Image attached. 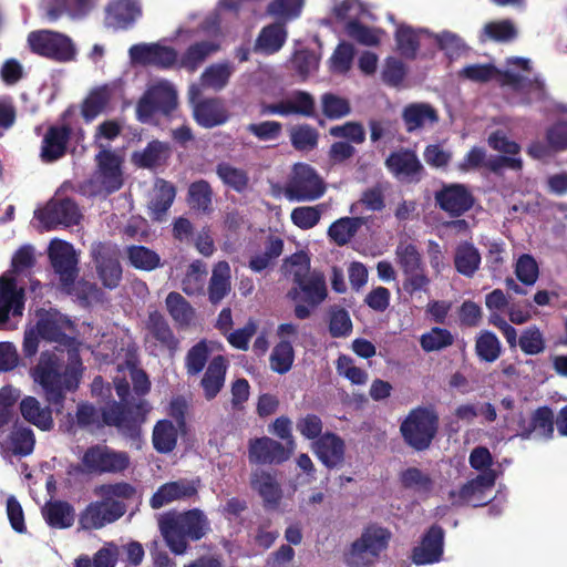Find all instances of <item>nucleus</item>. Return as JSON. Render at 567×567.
Here are the masks:
<instances>
[{
	"mask_svg": "<svg viewBox=\"0 0 567 567\" xmlns=\"http://www.w3.org/2000/svg\"><path fill=\"white\" fill-rule=\"evenodd\" d=\"M83 363L79 349L63 351L47 350L41 352L38 362L30 369V377L38 384L49 405L56 413H62L68 392L78 390Z\"/></svg>",
	"mask_w": 567,
	"mask_h": 567,
	"instance_id": "obj_1",
	"label": "nucleus"
},
{
	"mask_svg": "<svg viewBox=\"0 0 567 567\" xmlns=\"http://www.w3.org/2000/svg\"><path fill=\"white\" fill-rule=\"evenodd\" d=\"M151 405L147 401L125 408L117 402H112L102 411L90 403H80L76 408V424L91 433H95L105 425L115 426L124 436L135 439L140 436L141 426L145 422Z\"/></svg>",
	"mask_w": 567,
	"mask_h": 567,
	"instance_id": "obj_2",
	"label": "nucleus"
},
{
	"mask_svg": "<svg viewBox=\"0 0 567 567\" xmlns=\"http://www.w3.org/2000/svg\"><path fill=\"white\" fill-rule=\"evenodd\" d=\"M93 493L101 501L90 503L80 514L82 529H100L121 518L126 512L124 501L135 495V488L128 483L117 482L99 485Z\"/></svg>",
	"mask_w": 567,
	"mask_h": 567,
	"instance_id": "obj_3",
	"label": "nucleus"
},
{
	"mask_svg": "<svg viewBox=\"0 0 567 567\" xmlns=\"http://www.w3.org/2000/svg\"><path fill=\"white\" fill-rule=\"evenodd\" d=\"M37 322L27 326L23 337V353L25 357H33L40 341L56 343L69 349H79L78 342L68 333L73 331V322L55 309L40 310L37 313Z\"/></svg>",
	"mask_w": 567,
	"mask_h": 567,
	"instance_id": "obj_4",
	"label": "nucleus"
},
{
	"mask_svg": "<svg viewBox=\"0 0 567 567\" xmlns=\"http://www.w3.org/2000/svg\"><path fill=\"white\" fill-rule=\"evenodd\" d=\"M458 76L472 82L485 83L496 81L502 86H509L522 95V102H534L544 99L545 84L539 78L527 79L514 71H501L492 63L467 64L458 71Z\"/></svg>",
	"mask_w": 567,
	"mask_h": 567,
	"instance_id": "obj_5",
	"label": "nucleus"
},
{
	"mask_svg": "<svg viewBox=\"0 0 567 567\" xmlns=\"http://www.w3.org/2000/svg\"><path fill=\"white\" fill-rule=\"evenodd\" d=\"M162 535L176 554L182 555L187 549V538L199 540L210 529V523L205 513L198 508L167 516L159 524Z\"/></svg>",
	"mask_w": 567,
	"mask_h": 567,
	"instance_id": "obj_6",
	"label": "nucleus"
},
{
	"mask_svg": "<svg viewBox=\"0 0 567 567\" xmlns=\"http://www.w3.org/2000/svg\"><path fill=\"white\" fill-rule=\"evenodd\" d=\"M282 192L290 202H313L323 196L326 184L313 167L297 163Z\"/></svg>",
	"mask_w": 567,
	"mask_h": 567,
	"instance_id": "obj_7",
	"label": "nucleus"
},
{
	"mask_svg": "<svg viewBox=\"0 0 567 567\" xmlns=\"http://www.w3.org/2000/svg\"><path fill=\"white\" fill-rule=\"evenodd\" d=\"M177 106V92L174 85L166 80L152 83L136 106L138 121L151 122L156 113L171 114Z\"/></svg>",
	"mask_w": 567,
	"mask_h": 567,
	"instance_id": "obj_8",
	"label": "nucleus"
},
{
	"mask_svg": "<svg viewBox=\"0 0 567 567\" xmlns=\"http://www.w3.org/2000/svg\"><path fill=\"white\" fill-rule=\"evenodd\" d=\"M28 43L33 53L56 62H70L76 56L72 39L56 31H33L28 35Z\"/></svg>",
	"mask_w": 567,
	"mask_h": 567,
	"instance_id": "obj_9",
	"label": "nucleus"
},
{
	"mask_svg": "<svg viewBox=\"0 0 567 567\" xmlns=\"http://www.w3.org/2000/svg\"><path fill=\"white\" fill-rule=\"evenodd\" d=\"M390 537V532L383 527L377 525L367 527L361 537L352 544L347 557L348 565L369 567L388 547Z\"/></svg>",
	"mask_w": 567,
	"mask_h": 567,
	"instance_id": "obj_10",
	"label": "nucleus"
},
{
	"mask_svg": "<svg viewBox=\"0 0 567 567\" xmlns=\"http://www.w3.org/2000/svg\"><path fill=\"white\" fill-rule=\"evenodd\" d=\"M439 417L431 409L417 408L410 412L401 424L405 442L415 450H425L437 431Z\"/></svg>",
	"mask_w": 567,
	"mask_h": 567,
	"instance_id": "obj_11",
	"label": "nucleus"
},
{
	"mask_svg": "<svg viewBox=\"0 0 567 567\" xmlns=\"http://www.w3.org/2000/svg\"><path fill=\"white\" fill-rule=\"evenodd\" d=\"M81 463L87 473H120L127 468L130 457L126 452L96 444L84 452Z\"/></svg>",
	"mask_w": 567,
	"mask_h": 567,
	"instance_id": "obj_12",
	"label": "nucleus"
},
{
	"mask_svg": "<svg viewBox=\"0 0 567 567\" xmlns=\"http://www.w3.org/2000/svg\"><path fill=\"white\" fill-rule=\"evenodd\" d=\"M120 249L110 243H96L91 247V256L95 264L96 272L109 289H114L122 279V267L120 264Z\"/></svg>",
	"mask_w": 567,
	"mask_h": 567,
	"instance_id": "obj_13",
	"label": "nucleus"
},
{
	"mask_svg": "<svg viewBox=\"0 0 567 567\" xmlns=\"http://www.w3.org/2000/svg\"><path fill=\"white\" fill-rule=\"evenodd\" d=\"M82 215L78 205L70 198L53 197L42 208L34 212V218L39 220L42 228L49 230L60 225H76Z\"/></svg>",
	"mask_w": 567,
	"mask_h": 567,
	"instance_id": "obj_14",
	"label": "nucleus"
},
{
	"mask_svg": "<svg viewBox=\"0 0 567 567\" xmlns=\"http://www.w3.org/2000/svg\"><path fill=\"white\" fill-rule=\"evenodd\" d=\"M188 94L194 118L200 126L212 128L228 121L229 113L221 100L216 97L199 100L202 91L196 84L190 85Z\"/></svg>",
	"mask_w": 567,
	"mask_h": 567,
	"instance_id": "obj_15",
	"label": "nucleus"
},
{
	"mask_svg": "<svg viewBox=\"0 0 567 567\" xmlns=\"http://www.w3.org/2000/svg\"><path fill=\"white\" fill-rule=\"evenodd\" d=\"M495 482V471L484 472L464 484L460 491H451L450 499L455 506H481L489 498Z\"/></svg>",
	"mask_w": 567,
	"mask_h": 567,
	"instance_id": "obj_16",
	"label": "nucleus"
},
{
	"mask_svg": "<svg viewBox=\"0 0 567 567\" xmlns=\"http://www.w3.org/2000/svg\"><path fill=\"white\" fill-rule=\"evenodd\" d=\"M49 257L63 288H69L78 276V255L73 246L61 239H53L49 246Z\"/></svg>",
	"mask_w": 567,
	"mask_h": 567,
	"instance_id": "obj_17",
	"label": "nucleus"
},
{
	"mask_svg": "<svg viewBox=\"0 0 567 567\" xmlns=\"http://www.w3.org/2000/svg\"><path fill=\"white\" fill-rule=\"evenodd\" d=\"M130 60L133 64L155 65L168 69L178 61L177 52L169 47L158 43L134 44L128 50Z\"/></svg>",
	"mask_w": 567,
	"mask_h": 567,
	"instance_id": "obj_18",
	"label": "nucleus"
},
{
	"mask_svg": "<svg viewBox=\"0 0 567 567\" xmlns=\"http://www.w3.org/2000/svg\"><path fill=\"white\" fill-rule=\"evenodd\" d=\"M488 145L493 150L511 156H493L489 158L486 157L485 167L495 173L502 171L505 167L515 171L522 168V158L516 156L520 151L519 145L516 142L508 140L503 132L498 131L489 135Z\"/></svg>",
	"mask_w": 567,
	"mask_h": 567,
	"instance_id": "obj_19",
	"label": "nucleus"
},
{
	"mask_svg": "<svg viewBox=\"0 0 567 567\" xmlns=\"http://www.w3.org/2000/svg\"><path fill=\"white\" fill-rule=\"evenodd\" d=\"M435 200L440 208L452 216H461L472 208L474 198L463 184L444 185L436 192Z\"/></svg>",
	"mask_w": 567,
	"mask_h": 567,
	"instance_id": "obj_20",
	"label": "nucleus"
},
{
	"mask_svg": "<svg viewBox=\"0 0 567 567\" xmlns=\"http://www.w3.org/2000/svg\"><path fill=\"white\" fill-rule=\"evenodd\" d=\"M327 295L326 277L319 270H312L307 278L296 284L288 292L290 299L302 300L312 307L323 302Z\"/></svg>",
	"mask_w": 567,
	"mask_h": 567,
	"instance_id": "obj_21",
	"label": "nucleus"
},
{
	"mask_svg": "<svg viewBox=\"0 0 567 567\" xmlns=\"http://www.w3.org/2000/svg\"><path fill=\"white\" fill-rule=\"evenodd\" d=\"M262 113L311 116L315 113V99L308 92L293 91L281 101L265 106Z\"/></svg>",
	"mask_w": 567,
	"mask_h": 567,
	"instance_id": "obj_22",
	"label": "nucleus"
},
{
	"mask_svg": "<svg viewBox=\"0 0 567 567\" xmlns=\"http://www.w3.org/2000/svg\"><path fill=\"white\" fill-rule=\"evenodd\" d=\"M24 291L12 278H0V328H4L9 316H22Z\"/></svg>",
	"mask_w": 567,
	"mask_h": 567,
	"instance_id": "obj_23",
	"label": "nucleus"
},
{
	"mask_svg": "<svg viewBox=\"0 0 567 567\" xmlns=\"http://www.w3.org/2000/svg\"><path fill=\"white\" fill-rule=\"evenodd\" d=\"M444 532L440 526H432L422 537L412 553V560L416 565H430L441 560L443 555Z\"/></svg>",
	"mask_w": 567,
	"mask_h": 567,
	"instance_id": "obj_24",
	"label": "nucleus"
},
{
	"mask_svg": "<svg viewBox=\"0 0 567 567\" xmlns=\"http://www.w3.org/2000/svg\"><path fill=\"white\" fill-rule=\"evenodd\" d=\"M99 165L97 179L109 193L117 190L123 183L121 157L109 150H101L96 155Z\"/></svg>",
	"mask_w": 567,
	"mask_h": 567,
	"instance_id": "obj_25",
	"label": "nucleus"
},
{
	"mask_svg": "<svg viewBox=\"0 0 567 567\" xmlns=\"http://www.w3.org/2000/svg\"><path fill=\"white\" fill-rule=\"evenodd\" d=\"M290 453L270 437L256 439L249 445V461L257 464L281 463L289 458Z\"/></svg>",
	"mask_w": 567,
	"mask_h": 567,
	"instance_id": "obj_26",
	"label": "nucleus"
},
{
	"mask_svg": "<svg viewBox=\"0 0 567 567\" xmlns=\"http://www.w3.org/2000/svg\"><path fill=\"white\" fill-rule=\"evenodd\" d=\"M197 482L178 480L162 485L152 496L151 506L161 508L172 502L190 498L197 493Z\"/></svg>",
	"mask_w": 567,
	"mask_h": 567,
	"instance_id": "obj_27",
	"label": "nucleus"
},
{
	"mask_svg": "<svg viewBox=\"0 0 567 567\" xmlns=\"http://www.w3.org/2000/svg\"><path fill=\"white\" fill-rule=\"evenodd\" d=\"M389 171L402 182H413L420 178L422 165L412 151H399L386 158Z\"/></svg>",
	"mask_w": 567,
	"mask_h": 567,
	"instance_id": "obj_28",
	"label": "nucleus"
},
{
	"mask_svg": "<svg viewBox=\"0 0 567 567\" xmlns=\"http://www.w3.org/2000/svg\"><path fill=\"white\" fill-rule=\"evenodd\" d=\"M554 433V413L547 408L537 409L528 423L520 424L518 435L522 439L548 440Z\"/></svg>",
	"mask_w": 567,
	"mask_h": 567,
	"instance_id": "obj_29",
	"label": "nucleus"
},
{
	"mask_svg": "<svg viewBox=\"0 0 567 567\" xmlns=\"http://www.w3.org/2000/svg\"><path fill=\"white\" fill-rule=\"evenodd\" d=\"M138 0H112L106 8V24L114 29H126L141 16Z\"/></svg>",
	"mask_w": 567,
	"mask_h": 567,
	"instance_id": "obj_30",
	"label": "nucleus"
},
{
	"mask_svg": "<svg viewBox=\"0 0 567 567\" xmlns=\"http://www.w3.org/2000/svg\"><path fill=\"white\" fill-rule=\"evenodd\" d=\"M313 451L327 467L332 468L343 462L344 442L333 433H326L313 443Z\"/></svg>",
	"mask_w": 567,
	"mask_h": 567,
	"instance_id": "obj_31",
	"label": "nucleus"
},
{
	"mask_svg": "<svg viewBox=\"0 0 567 567\" xmlns=\"http://www.w3.org/2000/svg\"><path fill=\"white\" fill-rule=\"evenodd\" d=\"M70 130L65 125L51 126L42 140L41 159L52 163L62 157L66 150Z\"/></svg>",
	"mask_w": 567,
	"mask_h": 567,
	"instance_id": "obj_32",
	"label": "nucleus"
},
{
	"mask_svg": "<svg viewBox=\"0 0 567 567\" xmlns=\"http://www.w3.org/2000/svg\"><path fill=\"white\" fill-rule=\"evenodd\" d=\"M34 443V434L31 429L16 426L7 441L0 440V449L3 457H8L9 454L25 456L32 453Z\"/></svg>",
	"mask_w": 567,
	"mask_h": 567,
	"instance_id": "obj_33",
	"label": "nucleus"
},
{
	"mask_svg": "<svg viewBox=\"0 0 567 567\" xmlns=\"http://www.w3.org/2000/svg\"><path fill=\"white\" fill-rule=\"evenodd\" d=\"M99 0H54L48 9L47 16L50 21H56L63 14L71 19L85 18L97 4Z\"/></svg>",
	"mask_w": 567,
	"mask_h": 567,
	"instance_id": "obj_34",
	"label": "nucleus"
},
{
	"mask_svg": "<svg viewBox=\"0 0 567 567\" xmlns=\"http://www.w3.org/2000/svg\"><path fill=\"white\" fill-rule=\"evenodd\" d=\"M402 118L408 132H414L439 121L436 111L427 103L406 105L402 112Z\"/></svg>",
	"mask_w": 567,
	"mask_h": 567,
	"instance_id": "obj_35",
	"label": "nucleus"
},
{
	"mask_svg": "<svg viewBox=\"0 0 567 567\" xmlns=\"http://www.w3.org/2000/svg\"><path fill=\"white\" fill-rule=\"evenodd\" d=\"M20 412L24 420L32 423L42 431L53 427L52 410L50 406H42L34 396H25L20 402Z\"/></svg>",
	"mask_w": 567,
	"mask_h": 567,
	"instance_id": "obj_36",
	"label": "nucleus"
},
{
	"mask_svg": "<svg viewBox=\"0 0 567 567\" xmlns=\"http://www.w3.org/2000/svg\"><path fill=\"white\" fill-rule=\"evenodd\" d=\"M287 40V30L285 24L277 22L261 29L256 43L255 51L264 54H274L278 52Z\"/></svg>",
	"mask_w": 567,
	"mask_h": 567,
	"instance_id": "obj_37",
	"label": "nucleus"
},
{
	"mask_svg": "<svg viewBox=\"0 0 567 567\" xmlns=\"http://www.w3.org/2000/svg\"><path fill=\"white\" fill-rule=\"evenodd\" d=\"M226 369V360L221 355H217L210 361L200 382L207 400L214 399L223 389Z\"/></svg>",
	"mask_w": 567,
	"mask_h": 567,
	"instance_id": "obj_38",
	"label": "nucleus"
},
{
	"mask_svg": "<svg viewBox=\"0 0 567 567\" xmlns=\"http://www.w3.org/2000/svg\"><path fill=\"white\" fill-rule=\"evenodd\" d=\"M175 195V187L171 183L163 179L156 181L148 203L153 219L162 220L172 206Z\"/></svg>",
	"mask_w": 567,
	"mask_h": 567,
	"instance_id": "obj_39",
	"label": "nucleus"
},
{
	"mask_svg": "<svg viewBox=\"0 0 567 567\" xmlns=\"http://www.w3.org/2000/svg\"><path fill=\"white\" fill-rule=\"evenodd\" d=\"M231 289L230 267L227 261H219L215 265L208 285V298L214 305L220 302Z\"/></svg>",
	"mask_w": 567,
	"mask_h": 567,
	"instance_id": "obj_40",
	"label": "nucleus"
},
{
	"mask_svg": "<svg viewBox=\"0 0 567 567\" xmlns=\"http://www.w3.org/2000/svg\"><path fill=\"white\" fill-rule=\"evenodd\" d=\"M284 250V240L274 235L267 236L261 251L254 254L249 260V267L255 272H260L269 267Z\"/></svg>",
	"mask_w": 567,
	"mask_h": 567,
	"instance_id": "obj_41",
	"label": "nucleus"
},
{
	"mask_svg": "<svg viewBox=\"0 0 567 567\" xmlns=\"http://www.w3.org/2000/svg\"><path fill=\"white\" fill-rule=\"evenodd\" d=\"M178 426L169 420L158 421L152 434L154 449L162 454L171 453L177 445Z\"/></svg>",
	"mask_w": 567,
	"mask_h": 567,
	"instance_id": "obj_42",
	"label": "nucleus"
},
{
	"mask_svg": "<svg viewBox=\"0 0 567 567\" xmlns=\"http://www.w3.org/2000/svg\"><path fill=\"white\" fill-rule=\"evenodd\" d=\"M454 264L456 270L465 276L472 277L480 268L481 255L478 249L467 241L461 243L455 250Z\"/></svg>",
	"mask_w": 567,
	"mask_h": 567,
	"instance_id": "obj_43",
	"label": "nucleus"
},
{
	"mask_svg": "<svg viewBox=\"0 0 567 567\" xmlns=\"http://www.w3.org/2000/svg\"><path fill=\"white\" fill-rule=\"evenodd\" d=\"M219 50L215 41H202L190 45L179 60V66L194 72L208 56Z\"/></svg>",
	"mask_w": 567,
	"mask_h": 567,
	"instance_id": "obj_44",
	"label": "nucleus"
},
{
	"mask_svg": "<svg viewBox=\"0 0 567 567\" xmlns=\"http://www.w3.org/2000/svg\"><path fill=\"white\" fill-rule=\"evenodd\" d=\"M234 71L235 68L229 62L214 63L202 73L200 85L214 91H220L227 85Z\"/></svg>",
	"mask_w": 567,
	"mask_h": 567,
	"instance_id": "obj_45",
	"label": "nucleus"
},
{
	"mask_svg": "<svg viewBox=\"0 0 567 567\" xmlns=\"http://www.w3.org/2000/svg\"><path fill=\"white\" fill-rule=\"evenodd\" d=\"M42 515L49 526L53 528H68L74 522V511L65 502H50L42 508Z\"/></svg>",
	"mask_w": 567,
	"mask_h": 567,
	"instance_id": "obj_46",
	"label": "nucleus"
},
{
	"mask_svg": "<svg viewBox=\"0 0 567 567\" xmlns=\"http://www.w3.org/2000/svg\"><path fill=\"white\" fill-rule=\"evenodd\" d=\"M251 486L268 505L276 506L281 498V489L275 478L264 472L255 471L251 476Z\"/></svg>",
	"mask_w": 567,
	"mask_h": 567,
	"instance_id": "obj_47",
	"label": "nucleus"
},
{
	"mask_svg": "<svg viewBox=\"0 0 567 567\" xmlns=\"http://www.w3.org/2000/svg\"><path fill=\"white\" fill-rule=\"evenodd\" d=\"M113 89L102 85L91 91L82 105V115L90 122L101 114L110 102Z\"/></svg>",
	"mask_w": 567,
	"mask_h": 567,
	"instance_id": "obj_48",
	"label": "nucleus"
},
{
	"mask_svg": "<svg viewBox=\"0 0 567 567\" xmlns=\"http://www.w3.org/2000/svg\"><path fill=\"white\" fill-rule=\"evenodd\" d=\"M169 154L167 144L153 141L141 152H135L132 156L133 162L140 167H153L164 162Z\"/></svg>",
	"mask_w": 567,
	"mask_h": 567,
	"instance_id": "obj_49",
	"label": "nucleus"
},
{
	"mask_svg": "<svg viewBox=\"0 0 567 567\" xmlns=\"http://www.w3.org/2000/svg\"><path fill=\"white\" fill-rule=\"evenodd\" d=\"M424 37L432 38V34L425 29H420L416 32L409 27H400L395 33L399 51L406 58L415 56L420 41Z\"/></svg>",
	"mask_w": 567,
	"mask_h": 567,
	"instance_id": "obj_50",
	"label": "nucleus"
},
{
	"mask_svg": "<svg viewBox=\"0 0 567 567\" xmlns=\"http://www.w3.org/2000/svg\"><path fill=\"white\" fill-rule=\"evenodd\" d=\"M207 276L206 265L200 260L193 261L182 281V289L188 296L203 293Z\"/></svg>",
	"mask_w": 567,
	"mask_h": 567,
	"instance_id": "obj_51",
	"label": "nucleus"
},
{
	"mask_svg": "<svg viewBox=\"0 0 567 567\" xmlns=\"http://www.w3.org/2000/svg\"><path fill=\"white\" fill-rule=\"evenodd\" d=\"M363 219L360 217H342L328 229V236L338 245H346L355 235L362 226Z\"/></svg>",
	"mask_w": 567,
	"mask_h": 567,
	"instance_id": "obj_52",
	"label": "nucleus"
},
{
	"mask_svg": "<svg viewBox=\"0 0 567 567\" xmlns=\"http://www.w3.org/2000/svg\"><path fill=\"white\" fill-rule=\"evenodd\" d=\"M303 4L305 0H272L267 7V13L285 24L300 16Z\"/></svg>",
	"mask_w": 567,
	"mask_h": 567,
	"instance_id": "obj_53",
	"label": "nucleus"
},
{
	"mask_svg": "<svg viewBox=\"0 0 567 567\" xmlns=\"http://www.w3.org/2000/svg\"><path fill=\"white\" fill-rule=\"evenodd\" d=\"M475 351L482 361L491 363L499 358L502 346L493 332L484 331L476 339Z\"/></svg>",
	"mask_w": 567,
	"mask_h": 567,
	"instance_id": "obj_54",
	"label": "nucleus"
},
{
	"mask_svg": "<svg viewBox=\"0 0 567 567\" xmlns=\"http://www.w3.org/2000/svg\"><path fill=\"white\" fill-rule=\"evenodd\" d=\"M166 307L172 318L181 326L188 324L194 317L190 305L178 292H169L166 297Z\"/></svg>",
	"mask_w": 567,
	"mask_h": 567,
	"instance_id": "obj_55",
	"label": "nucleus"
},
{
	"mask_svg": "<svg viewBox=\"0 0 567 567\" xmlns=\"http://www.w3.org/2000/svg\"><path fill=\"white\" fill-rule=\"evenodd\" d=\"M130 264L137 269L153 270L159 266L161 258L152 249L144 246H131L127 248Z\"/></svg>",
	"mask_w": 567,
	"mask_h": 567,
	"instance_id": "obj_56",
	"label": "nucleus"
},
{
	"mask_svg": "<svg viewBox=\"0 0 567 567\" xmlns=\"http://www.w3.org/2000/svg\"><path fill=\"white\" fill-rule=\"evenodd\" d=\"M401 482L404 487L421 495L429 494L433 487L431 477L416 467H410L402 472Z\"/></svg>",
	"mask_w": 567,
	"mask_h": 567,
	"instance_id": "obj_57",
	"label": "nucleus"
},
{
	"mask_svg": "<svg viewBox=\"0 0 567 567\" xmlns=\"http://www.w3.org/2000/svg\"><path fill=\"white\" fill-rule=\"evenodd\" d=\"M295 352L289 341L279 342L270 354V368L279 373H287L293 363Z\"/></svg>",
	"mask_w": 567,
	"mask_h": 567,
	"instance_id": "obj_58",
	"label": "nucleus"
},
{
	"mask_svg": "<svg viewBox=\"0 0 567 567\" xmlns=\"http://www.w3.org/2000/svg\"><path fill=\"white\" fill-rule=\"evenodd\" d=\"M396 260L402 267L403 272L420 270L422 267L421 255L415 245L409 240H401L395 250Z\"/></svg>",
	"mask_w": 567,
	"mask_h": 567,
	"instance_id": "obj_59",
	"label": "nucleus"
},
{
	"mask_svg": "<svg viewBox=\"0 0 567 567\" xmlns=\"http://www.w3.org/2000/svg\"><path fill=\"white\" fill-rule=\"evenodd\" d=\"M216 173L225 185L237 192L244 190L248 185L247 173L229 163L218 164Z\"/></svg>",
	"mask_w": 567,
	"mask_h": 567,
	"instance_id": "obj_60",
	"label": "nucleus"
},
{
	"mask_svg": "<svg viewBox=\"0 0 567 567\" xmlns=\"http://www.w3.org/2000/svg\"><path fill=\"white\" fill-rule=\"evenodd\" d=\"M454 341L452 333L447 329L432 328L429 332L423 333L420 339L422 349L425 352L440 351L450 347Z\"/></svg>",
	"mask_w": 567,
	"mask_h": 567,
	"instance_id": "obj_61",
	"label": "nucleus"
},
{
	"mask_svg": "<svg viewBox=\"0 0 567 567\" xmlns=\"http://www.w3.org/2000/svg\"><path fill=\"white\" fill-rule=\"evenodd\" d=\"M432 38L450 60L460 58L467 50L464 41L453 32L443 31L432 34Z\"/></svg>",
	"mask_w": 567,
	"mask_h": 567,
	"instance_id": "obj_62",
	"label": "nucleus"
},
{
	"mask_svg": "<svg viewBox=\"0 0 567 567\" xmlns=\"http://www.w3.org/2000/svg\"><path fill=\"white\" fill-rule=\"evenodd\" d=\"M322 206H300L292 209L290 214L291 221L300 229L308 230L313 228L321 218Z\"/></svg>",
	"mask_w": 567,
	"mask_h": 567,
	"instance_id": "obj_63",
	"label": "nucleus"
},
{
	"mask_svg": "<svg viewBox=\"0 0 567 567\" xmlns=\"http://www.w3.org/2000/svg\"><path fill=\"white\" fill-rule=\"evenodd\" d=\"M318 132L310 125L303 124L290 130L292 146L299 151H311L318 144Z\"/></svg>",
	"mask_w": 567,
	"mask_h": 567,
	"instance_id": "obj_64",
	"label": "nucleus"
}]
</instances>
